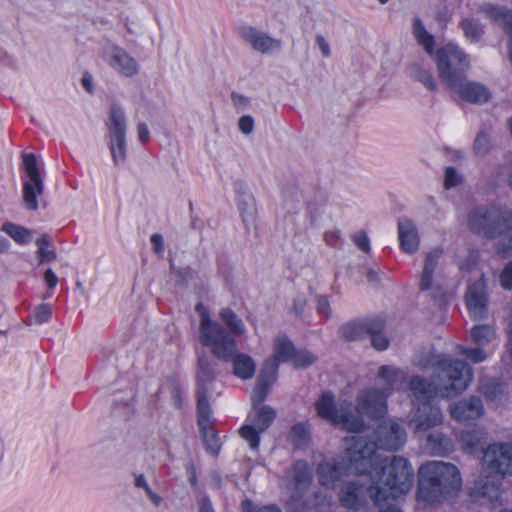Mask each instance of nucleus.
Wrapping results in <instances>:
<instances>
[{"label": "nucleus", "mask_w": 512, "mask_h": 512, "mask_svg": "<svg viewBox=\"0 0 512 512\" xmlns=\"http://www.w3.org/2000/svg\"><path fill=\"white\" fill-rule=\"evenodd\" d=\"M241 37L256 51L261 54H273L281 49V42L263 31L253 27L241 29Z\"/></svg>", "instance_id": "obj_20"}, {"label": "nucleus", "mask_w": 512, "mask_h": 512, "mask_svg": "<svg viewBox=\"0 0 512 512\" xmlns=\"http://www.w3.org/2000/svg\"><path fill=\"white\" fill-rule=\"evenodd\" d=\"M82 84L84 88L90 92L92 90V78L90 75H84L82 78Z\"/></svg>", "instance_id": "obj_56"}, {"label": "nucleus", "mask_w": 512, "mask_h": 512, "mask_svg": "<svg viewBox=\"0 0 512 512\" xmlns=\"http://www.w3.org/2000/svg\"><path fill=\"white\" fill-rule=\"evenodd\" d=\"M451 90L472 103H485L490 98V92L486 86L478 82L466 81L465 77L459 82L458 87H453Z\"/></svg>", "instance_id": "obj_23"}, {"label": "nucleus", "mask_w": 512, "mask_h": 512, "mask_svg": "<svg viewBox=\"0 0 512 512\" xmlns=\"http://www.w3.org/2000/svg\"><path fill=\"white\" fill-rule=\"evenodd\" d=\"M44 279L47 286L51 289L54 288L58 283V277L51 269H48L45 272Z\"/></svg>", "instance_id": "obj_51"}, {"label": "nucleus", "mask_w": 512, "mask_h": 512, "mask_svg": "<svg viewBox=\"0 0 512 512\" xmlns=\"http://www.w3.org/2000/svg\"><path fill=\"white\" fill-rule=\"evenodd\" d=\"M253 398V396L251 397ZM263 402H254L253 410L247 418V423L240 429L241 436L249 443L252 449H257L260 441V434L263 433L274 421L275 411L269 406L257 407Z\"/></svg>", "instance_id": "obj_16"}, {"label": "nucleus", "mask_w": 512, "mask_h": 512, "mask_svg": "<svg viewBox=\"0 0 512 512\" xmlns=\"http://www.w3.org/2000/svg\"><path fill=\"white\" fill-rule=\"evenodd\" d=\"M500 512H512V510L504 509V510H502V511H500Z\"/></svg>", "instance_id": "obj_64"}, {"label": "nucleus", "mask_w": 512, "mask_h": 512, "mask_svg": "<svg viewBox=\"0 0 512 512\" xmlns=\"http://www.w3.org/2000/svg\"><path fill=\"white\" fill-rule=\"evenodd\" d=\"M428 444L430 446V449L435 453H442L447 450V441L441 435H430L428 437Z\"/></svg>", "instance_id": "obj_40"}, {"label": "nucleus", "mask_w": 512, "mask_h": 512, "mask_svg": "<svg viewBox=\"0 0 512 512\" xmlns=\"http://www.w3.org/2000/svg\"><path fill=\"white\" fill-rule=\"evenodd\" d=\"M200 512H214L211 502L208 499H203L201 501Z\"/></svg>", "instance_id": "obj_54"}, {"label": "nucleus", "mask_w": 512, "mask_h": 512, "mask_svg": "<svg viewBox=\"0 0 512 512\" xmlns=\"http://www.w3.org/2000/svg\"><path fill=\"white\" fill-rule=\"evenodd\" d=\"M490 147H491L490 136L485 132L479 133L474 142L475 153L477 155H484L489 151Z\"/></svg>", "instance_id": "obj_38"}, {"label": "nucleus", "mask_w": 512, "mask_h": 512, "mask_svg": "<svg viewBox=\"0 0 512 512\" xmlns=\"http://www.w3.org/2000/svg\"><path fill=\"white\" fill-rule=\"evenodd\" d=\"M507 128L512 136V118L507 120Z\"/></svg>", "instance_id": "obj_59"}, {"label": "nucleus", "mask_w": 512, "mask_h": 512, "mask_svg": "<svg viewBox=\"0 0 512 512\" xmlns=\"http://www.w3.org/2000/svg\"><path fill=\"white\" fill-rule=\"evenodd\" d=\"M137 136L141 143H147L150 138V131L146 124L139 123L137 125Z\"/></svg>", "instance_id": "obj_49"}, {"label": "nucleus", "mask_w": 512, "mask_h": 512, "mask_svg": "<svg viewBox=\"0 0 512 512\" xmlns=\"http://www.w3.org/2000/svg\"><path fill=\"white\" fill-rule=\"evenodd\" d=\"M435 378L433 383L421 377L410 380V390L417 402V409L410 421L416 433L426 432L428 429L440 425L442 413L434 403L437 396L453 398L467 389L472 380V369L467 364L443 358L435 365Z\"/></svg>", "instance_id": "obj_2"}, {"label": "nucleus", "mask_w": 512, "mask_h": 512, "mask_svg": "<svg viewBox=\"0 0 512 512\" xmlns=\"http://www.w3.org/2000/svg\"><path fill=\"white\" fill-rule=\"evenodd\" d=\"M339 238H340L339 233L336 231H329V232H326L324 235L325 242L331 246L336 245L337 242L339 241Z\"/></svg>", "instance_id": "obj_53"}, {"label": "nucleus", "mask_w": 512, "mask_h": 512, "mask_svg": "<svg viewBox=\"0 0 512 512\" xmlns=\"http://www.w3.org/2000/svg\"><path fill=\"white\" fill-rule=\"evenodd\" d=\"M312 479L311 469L303 461L296 462L287 472L285 494L288 512H303L306 502L303 500Z\"/></svg>", "instance_id": "obj_13"}, {"label": "nucleus", "mask_w": 512, "mask_h": 512, "mask_svg": "<svg viewBox=\"0 0 512 512\" xmlns=\"http://www.w3.org/2000/svg\"><path fill=\"white\" fill-rule=\"evenodd\" d=\"M468 226L485 238H497L512 230V211L499 207H478L468 215Z\"/></svg>", "instance_id": "obj_10"}, {"label": "nucleus", "mask_w": 512, "mask_h": 512, "mask_svg": "<svg viewBox=\"0 0 512 512\" xmlns=\"http://www.w3.org/2000/svg\"><path fill=\"white\" fill-rule=\"evenodd\" d=\"M398 240L401 250L407 254H414L419 249L420 237L416 224L408 218L398 221Z\"/></svg>", "instance_id": "obj_22"}, {"label": "nucleus", "mask_w": 512, "mask_h": 512, "mask_svg": "<svg viewBox=\"0 0 512 512\" xmlns=\"http://www.w3.org/2000/svg\"><path fill=\"white\" fill-rule=\"evenodd\" d=\"M256 371V363L247 354L239 353L233 358V373L242 380L251 379Z\"/></svg>", "instance_id": "obj_27"}, {"label": "nucleus", "mask_w": 512, "mask_h": 512, "mask_svg": "<svg viewBox=\"0 0 512 512\" xmlns=\"http://www.w3.org/2000/svg\"><path fill=\"white\" fill-rule=\"evenodd\" d=\"M237 206L243 222L247 225L253 224L257 215L254 196L249 191L239 192L237 196Z\"/></svg>", "instance_id": "obj_26"}, {"label": "nucleus", "mask_w": 512, "mask_h": 512, "mask_svg": "<svg viewBox=\"0 0 512 512\" xmlns=\"http://www.w3.org/2000/svg\"><path fill=\"white\" fill-rule=\"evenodd\" d=\"M375 443H368L362 435H353L345 439V456L338 463L324 461L318 468V477L322 486L335 487L342 476L356 473L357 481L383 477V466L389 465L391 458H383L379 450H397L406 440L405 431L394 421L384 420L375 430Z\"/></svg>", "instance_id": "obj_1"}, {"label": "nucleus", "mask_w": 512, "mask_h": 512, "mask_svg": "<svg viewBox=\"0 0 512 512\" xmlns=\"http://www.w3.org/2000/svg\"><path fill=\"white\" fill-rule=\"evenodd\" d=\"M107 145L115 166H121L127 159V119L123 108L112 105L106 121Z\"/></svg>", "instance_id": "obj_12"}, {"label": "nucleus", "mask_w": 512, "mask_h": 512, "mask_svg": "<svg viewBox=\"0 0 512 512\" xmlns=\"http://www.w3.org/2000/svg\"><path fill=\"white\" fill-rule=\"evenodd\" d=\"M10 247V242L6 238L0 236V254L7 252Z\"/></svg>", "instance_id": "obj_55"}, {"label": "nucleus", "mask_w": 512, "mask_h": 512, "mask_svg": "<svg viewBox=\"0 0 512 512\" xmlns=\"http://www.w3.org/2000/svg\"><path fill=\"white\" fill-rule=\"evenodd\" d=\"M23 170V201L29 210L36 211L38 209L37 197L43 193L44 183L34 154L23 155Z\"/></svg>", "instance_id": "obj_15"}, {"label": "nucleus", "mask_w": 512, "mask_h": 512, "mask_svg": "<svg viewBox=\"0 0 512 512\" xmlns=\"http://www.w3.org/2000/svg\"><path fill=\"white\" fill-rule=\"evenodd\" d=\"M315 361V356L306 350H294L293 358H291L290 362L299 368H305L313 364Z\"/></svg>", "instance_id": "obj_34"}, {"label": "nucleus", "mask_w": 512, "mask_h": 512, "mask_svg": "<svg viewBox=\"0 0 512 512\" xmlns=\"http://www.w3.org/2000/svg\"><path fill=\"white\" fill-rule=\"evenodd\" d=\"M316 409L321 418L333 425L341 426L347 431L357 432L363 426L362 420L348 413L342 404L335 405L333 396L330 393H323L320 396L316 402Z\"/></svg>", "instance_id": "obj_14"}, {"label": "nucleus", "mask_w": 512, "mask_h": 512, "mask_svg": "<svg viewBox=\"0 0 512 512\" xmlns=\"http://www.w3.org/2000/svg\"><path fill=\"white\" fill-rule=\"evenodd\" d=\"M461 485V475L454 464L428 462L419 469L417 500L424 506L452 500L460 492Z\"/></svg>", "instance_id": "obj_6"}, {"label": "nucleus", "mask_w": 512, "mask_h": 512, "mask_svg": "<svg viewBox=\"0 0 512 512\" xmlns=\"http://www.w3.org/2000/svg\"><path fill=\"white\" fill-rule=\"evenodd\" d=\"M438 74L450 88L458 87L470 68L468 55L455 43L449 42L436 51Z\"/></svg>", "instance_id": "obj_11"}, {"label": "nucleus", "mask_w": 512, "mask_h": 512, "mask_svg": "<svg viewBox=\"0 0 512 512\" xmlns=\"http://www.w3.org/2000/svg\"><path fill=\"white\" fill-rule=\"evenodd\" d=\"M512 475V441L495 442L486 447L481 459V469L474 479L471 495L475 498L496 499L502 479Z\"/></svg>", "instance_id": "obj_5"}, {"label": "nucleus", "mask_w": 512, "mask_h": 512, "mask_svg": "<svg viewBox=\"0 0 512 512\" xmlns=\"http://www.w3.org/2000/svg\"><path fill=\"white\" fill-rule=\"evenodd\" d=\"M199 313V340L201 344L210 349L218 359L228 361L237 351L235 337L244 335L246 326L243 320L230 308L219 311L220 320L226 325L228 331L216 320L212 319L203 304L196 306Z\"/></svg>", "instance_id": "obj_4"}, {"label": "nucleus", "mask_w": 512, "mask_h": 512, "mask_svg": "<svg viewBox=\"0 0 512 512\" xmlns=\"http://www.w3.org/2000/svg\"><path fill=\"white\" fill-rule=\"evenodd\" d=\"M509 186L512 188V174L509 177Z\"/></svg>", "instance_id": "obj_61"}, {"label": "nucleus", "mask_w": 512, "mask_h": 512, "mask_svg": "<svg viewBox=\"0 0 512 512\" xmlns=\"http://www.w3.org/2000/svg\"><path fill=\"white\" fill-rule=\"evenodd\" d=\"M462 449L467 453H472L482 440V434L478 431L463 432L458 436Z\"/></svg>", "instance_id": "obj_31"}, {"label": "nucleus", "mask_w": 512, "mask_h": 512, "mask_svg": "<svg viewBox=\"0 0 512 512\" xmlns=\"http://www.w3.org/2000/svg\"><path fill=\"white\" fill-rule=\"evenodd\" d=\"M450 413L452 418L464 423L480 418L483 415V406L478 398H471L453 405Z\"/></svg>", "instance_id": "obj_24"}, {"label": "nucleus", "mask_w": 512, "mask_h": 512, "mask_svg": "<svg viewBox=\"0 0 512 512\" xmlns=\"http://www.w3.org/2000/svg\"><path fill=\"white\" fill-rule=\"evenodd\" d=\"M500 284L504 289H512V261L503 269L500 275Z\"/></svg>", "instance_id": "obj_44"}, {"label": "nucleus", "mask_w": 512, "mask_h": 512, "mask_svg": "<svg viewBox=\"0 0 512 512\" xmlns=\"http://www.w3.org/2000/svg\"><path fill=\"white\" fill-rule=\"evenodd\" d=\"M254 125V119L249 115L242 116L238 120V128L245 135H250L253 132Z\"/></svg>", "instance_id": "obj_43"}, {"label": "nucleus", "mask_w": 512, "mask_h": 512, "mask_svg": "<svg viewBox=\"0 0 512 512\" xmlns=\"http://www.w3.org/2000/svg\"><path fill=\"white\" fill-rule=\"evenodd\" d=\"M410 76L431 91L437 90V82L431 70L421 63H413L409 68Z\"/></svg>", "instance_id": "obj_28"}, {"label": "nucleus", "mask_w": 512, "mask_h": 512, "mask_svg": "<svg viewBox=\"0 0 512 512\" xmlns=\"http://www.w3.org/2000/svg\"><path fill=\"white\" fill-rule=\"evenodd\" d=\"M316 43H317V46L322 54L323 57H329L330 54H331V51H330V46L328 44V42L325 40V38L321 35H318L316 37Z\"/></svg>", "instance_id": "obj_50"}, {"label": "nucleus", "mask_w": 512, "mask_h": 512, "mask_svg": "<svg viewBox=\"0 0 512 512\" xmlns=\"http://www.w3.org/2000/svg\"><path fill=\"white\" fill-rule=\"evenodd\" d=\"M234 101L236 104H239L240 102H243V103H247V99L244 98L243 96H235L234 97Z\"/></svg>", "instance_id": "obj_58"}, {"label": "nucleus", "mask_w": 512, "mask_h": 512, "mask_svg": "<svg viewBox=\"0 0 512 512\" xmlns=\"http://www.w3.org/2000/svg\"><path fill=\"white\" fill-rule=\"evenodd\" d=\"M506 250L505 249H499V253H505Z\"/></svg>", "instance_id": "obj_63"}, {"label": "nucleus", "mask_w": 512, "mask_h": 512, "mask_svg": "<svg viewBox=\"0 0 512 512\" xmlns=\"http://www.w3.org/2000/svg\"><path fill=\"white\" fill-rule=\"evenodd\" d=\"M310 430L308 425L298 423L294 425L290 432V439L297 447L304 446L309 440Z\"/></svg>", "instance_id": "obj_32"}, {"label": "nucleus", "mask_w": 512, "mask_h": 512, "mask_svg": "<svg viewBox=\"0 0 512 512\" xmlns=\"http://www.w3.org/2000/svg\"><path fill=\"white\" fill-rule=\"evenodd\" d=\"M295 347L285 334H277L273 339L272 356L268 358L261 369L253 389L254 402L265 399L270 386L275 382L279 364L290 362L293 358Z\"/></svg>", "instance_id": "obj_9"}, {"label": "nucleus", "mask_w": 512, "mask_h": 512, "mask_svg": "<svg viewBox=\"0 0 512 512\" xmlns=\"http://www.w3.org/2000/svg\"><path fill=\"white\" fill-rule=\"evenodd\" d=\"M151 244L153 246V250L157 253L163 250V238L159 234H153L151 236Z\"/></svg>", "instance_id": "obj_52"}, {"label": "nucleus", "mask_w": 512, "mask_h": 512, "mask_svg": "<svg viewBox=\"0 0 512 512\" xmlns=\"http://www.w3.org/2000/svg\"><path fill=\"white\" fill-rule=\"evenodd\" d=\"M197 379L198 425L207 452L212 455H217L221 448V441L212 427L213 423L208 399L211 397L209 387L213 379V368L207 360H199Z\"/></svg>", "instance_id": "obj_7"}, {"label": "nucleus", "mask_w": 512, "mask_h": 512, "mask_svg": "<svg viewBox=\"0 0 512 512\" xmlns=\"http://www.w3.org/2000/svg\"><path fill=\"white\" fill-rule=\"evenodd\" d=\"M378 377L385 385L386 392L375 389L363 391L358 397L356 409L357 414L361 417L381 418L386 412L387 395L400 388L405 374L397 367L385 365L379 368Z\"/></svg>", "instance_id": "obj_8"}, {"label": "nucleus", "mask_w": 512, "mask_h": 512, "mask_svg": "<svg viewBox=\"0 0 512 512\" xmlns=\"http://www.w3.org/2000/svg\"><path fill=\"white\" fill-rule=\"evenodd\" d=\"M355 245L362 251L368 253L370 251V240L364 231H358L353 236Z\"/></svg>", "instance_id": "obj_42"}, {"label": "nucleus", "mask_w": 512, "mask_h": 512, "mask_svg": "<svg viewBox=\"0 0 512 512\" xmlns=\"http://www.w3.org/2000/svg\"><path fill=\"white\" fill-rule=\"evenodd\" d=\"M462 28L465 36L471 41H477L482 34V29L479 24L473 20H464Z\"/></svg>", "instance_id": "obj_37"}, {"label": "nucleus", "mask_w": 512, "mask_h": 512, "mask_svg": "<svg viewBox=\"0 0 512 512\" xmlns=\"http://www.w3.org/2000/svg\"><path fill=\"white\" fill-rule=\"evenodd\" d=\"M461 180V176L453 168H447L445 171L444 185L446 188H451L457 185Z\"/></svg>", "instance_id": "obj_45"}, {"label": "nucleus", "mask_w": 512, "mask_h": 512, "mask_svg": "<svg viewBox=\"0 0 512 512\" xmlns=\"http://www.w3.org/2000/svg\"><path fill=\"white\" fill-rule=\"evenodd\" d=\"M383 477L366 479L362 489L368 494L373 507L366 509L370 512H402L392 502L406 493L413 485L414 471L409 461L403 457H395L389 465L382 468Z\"/></svg>", "instance_id": "obj_3"}, {"label": "nucleus", "mask_w": 512, "mask_h": 512, "mask_svg": "<svg viewBox=\"0 0 512 512\" xmlns=\"http://www.w3.org/2000/svg\"><path fill=\"white\" fill-rule=\"evenodd\" d=\"M40 263L51 262L56 258V254L49 248V239L47 236H41L36 240Z\"/></svg>", "instance_id": "obj_33"}, {"label": "nucleus", "mask_w": 512, "mask_h": 512, "mask_svg": "<svg viewBox=\"0 0 512 512\" xmlns=\"http://www.w3.org/2000/svg\"><path fill=\"white\" fill-rule=\"evenodd\" d=\"M363 483L357 480L348 481L340 491V502L343 507L353 512H370L366 509Z\"/></svg>", "instance_id": "obj_21"}, {"label": "nucleus", "mask_w": 512, "mask_h": 512, "mask_svg": "<svg viewBox=\"0 0 512 512\" xmlns=\"http://www.w3.org/2000/svg\"><path fill=\"white\" fill-rule=\"evenodd\" d=\"M364 328L357 323H349L343 328V335L349 340H355L363 333Z\"/></svg>", "instance_id": "obj_41"}, {"label": "nucleus", "mask_w": 512, "mask_h": 512, "mask_svg": "<svg viewBox=\"0 0 512 512\" xmlns=\"http://www.w3.org/2000/svg\"><path fill=\"white\" fill-rule=\"evenodd\" d=\"M1 230L19 245H26L33 238V234L29 229L12 222L4 223Z\"/></svg>", "instance_id": "obj_29"}, {"label": "nucleus", "mask_w": 512, "mask_h": 512, "mask_svg": "<svg viewBox=\"0 0 512 512\" xmlns=\"http://www.w3.org/2000/svg\"><path fill=\"white\" fill-rule=\"evenodd\" d=\"M413 33L418 43L428 54H433L434 38L429 34L419 19L414 20Z\"/></svg>", "instance_id": "obj_30"}, {"label": "nucleus", "mask_w": 512, "mask_h": 512, "mask_svg": "<svg viewBox=\"0 0 512 512\" xmlns=\"http://www.w3.org/2000/svg\"><path fill=\"white\" fill-rule=\"evenodd\" d=\"M51 315V307L48 304H40L33 310L31 317L34 323L42 324L49 321Z\"/></svg>", "instance_id": "obj_36"}, {"label": "nucleus", "mask_w": 512, "mask_h": 512, "mask_svg": "<svg viewBox=\"0 0 512 512\" xmlns=\"http://www.w3.org/2000/svg\"><path fill=\"white\" fill-rule=\"evenodd\" d=\"M440 248L430 249L425 253L424 267L420 278V289L428 290L432 287L433 274L442 257Z\"/></svg>", "instance_id": "obj_25"}, {"label": "nucleus", "mask_w": 512, "mask_h": 512, "mask_svg": "<svg viewBox=\"0 0 512 512\" xmlns=\"http://www.w3.org/2000/svg\"><path fill=\"white\" fill-rule=\"evenodd\" d=\"M317 311L322 317L328 318L331 314L330 304L326 297L322 296L317 301Z\"/></svg>", "instance_id": "obj_47"}, {"label": "nucleus", "mask_w": 512, "mask_h": 512, "mask_svg": "<svg viewBox=\"0 0 512 512\" xmlns=\"http://www.w3.org/2000/svg\"><path fill=\"white\" fill-rule=\"evenodd\" d=\"M242 509L243 512H281L275 505L256 506L248 500L242 502Z\"/></svg>", "instance_id": "obj_39"}, {"label": "nucleus", "mask_w": 512, "mask_h": 512, "mask_svg": "<svg viewBox=\"0 0 512 512\" xmlns=\"http://www.w3.org/2000/svg\"><path fill=\"white\" fill-rule=\"evenodd\" d=\"M135 486L143 489L145 491L147 497L150 499V501L154 505L158 506L161 504L162 498L158 494H156L155 492H153L151 490L144 475H137L135 477Z\"/></svg>", "instance_id": "obj_35"}, {"label": "nucleus", "mask_w": 512, "mask_h": 512, "mask_svg": "<svg viewBox=\"0 0 512 512\" xmlns=\"http://www.w3.org/2000/svg\"><path fill=\"white\" fill-rule=\"evenodd\" d=\"M101 59L117 74L124 77H133L139 72V63L124 48L104 42L101 46Z\"/></svg>", "instance_id": "obj_17"}, {"label": "nucleus", "mask_w": 512, "mask_h": 512, "mask_svg": "<svg viewBox=\"0 0 512 512\" xmlns=\"http://www.w3.org/2000/svg\"><path fill=\"white\" fill-rule=\"evenodd\" d=\"M417 365L423 368L427 367V364H423L420 361L417 362Z\"/></svg>", "instance_id": "obj_60"}, {"label": "nucleus", "mask_w": 512, "mask_h": 512, "mask_svg": "<svg viewBox=\"0 0 512 512\" xmlns=\"http://www.w3.org/2000/svg\"><path fill=\"white\" fill-rule=\"evenodd\" d=\"M240 189H241V190H238V191H237V193H239V192H243V191H247L246 189H243V186H240Z\"/></svg>", "instance_id": "obj_62"}, {"label": "nucleus", "mask_w": 512, "mask_h": 512, "mask_svg": "<svg viewBox=\"0 0 512 512\" xmlns=\"http://www.w3.org/2000/svg\"><path fill=\"white\" fill-rule=\"evenodd\" d=\"M508 352L512 360V324L510 325L509 330V346H508Z\"/></svg>", "instance_id": "obj_57"}, {"label": "nucleus", "mask_w": 512, "mask_h": 512, "mask_svg": "<svg viewBox=\"0 0 512 512\" xmlns=\"http://www.w3.org/2000/svg\"><path fill=\"white\" fill-rule=\"evenodd\" d=\"M371 343L373 347L379 351L387 349L389 345L387 337L382 333H373L371 335Z\"/></svg>", "instance_id": "obj_46"}, {"label": "nucleus", "mask_w": 512, "mask_h": 512, "mask_svg": "<svg viewBox=\"0 0 512 512\" xmlns=\"http://www.w3.org/2000/svg\"><path fill=\"white\" fill-rule=\"evenodd\" d=\"M479 279L471 284H469L466 295L465 302L469 314L474 319H482L485 317L487 312V291H486V283L482 273H478Z\"/></svg>", "instance_id": "obj_18"}, {"label": "nucleus", "mask_w": 512, "mask_h": 512, "mask_svg": "<svg viewBox=\"0 0 512 512\" xmlns=\"http://www.w3.org/2000/svg\"><path fill=\"white\" fill-rule=\"evenodd\" d=\"M504 391L502 384L493 381L489 387L484 390L485 395L490 399H495L497 394H502Z\"/></svg>", "instance_id": "obj_48"}, {"label": "nucleus", "mask_w": 512, "mask_h": 512, "mask_svg": "<svg viewBox=\"0 0 512 512\" xmlns=\"http://www.w3.org/2000/svg\"><path fill=\"white\" fill-rule=\"evenodd\" d=\"M471 338L479 347L473 349H466L459 347V353L464 355L473 363H480L487 359L488 354L481 349L484 346L496 339L495 329L490 325H476L471 330Z\"/></svg>", "instance_id": "obj_19"}]
</instances>
